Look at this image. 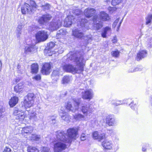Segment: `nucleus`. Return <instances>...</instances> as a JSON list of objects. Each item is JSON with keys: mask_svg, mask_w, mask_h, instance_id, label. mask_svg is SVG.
<instances>
[{"mask_svg": "<svg viewBox=\"0 0 152 152\" xmlns=\"http://www.w3.org/2000/svg\"><path fill=\"white\" fill-rule=\"evenodd\" d=\"M22 24L19 25L17 28L16 30L20 31H22Z\"/></svg>", "mask_w": 152, "mask_h": 152, "instance_id": "obj_52", "label": "nucleus"}, {"mask_svg": "<svg viewBox=\"0 0 152 152\" xmlns=\"http://www.w3.org/2000/svg\"><path fill=\"white\" fill-rule=\"evenodd\" d=\"M18 97L14 96L12 97L10 100L9 103L11 107L15 106L18 102Z\"/></svg>", "mask_w": 152, "mask_h": 152, "instance_id": "obj_27", "label": "nucleus"}, {"mask_svg": "<svg viewBox=\"0 0 152 152\" xmlns=\"http://www.w3.org/2000/svg\"><path fill=\"white\" fill-rule=\"evenodd\" d=\"M104 1L105 2H108V1H109L110 0H104Z\"/></svg>", "mask_w": 152, "mask_h": 152, "instance_id": "obj_63", "label": "nucleus"}, {"mask_svg": "<svg viewBox=\"0 0 152 152\" xmlns=\"http://www.w3.org/2000/svg\"><path fill=\"white\" fill-rule=\"evenodd\" d=\"M28 152H39L38 150L35 147L28 146L27 149Z\"/></svg>", "mask_w": 152, "mask_h": 152, "instance_id": "obj_34", "label": "nucleus"}, {"mask_svg": "<svg viewBox=\"0 0 152 152\" xmlns=\"http://www.w3.org/2000/svg\"><path fill=\"white\" fill-rule=\"evenodd\" d=\"M33 79L35 80L38 81L40 80L41 79V77L40 75H37L33 77Z\"/></svg>", "mask_w": 152, "mask_h": 152, "instance_id": "obj_43", "label": "nucleus"}, {"mask_svg": "<svg viewBox=\"0 0 152 152\" xmlns=\"http://www.w3.org/2000/svg\"><path fill=\"white\" fill-rule=\"evenodd\" d=\"M51 65L49 63H45L42 66L41 69L42 73L45 75L49 74L51 72Z\"/></svg>", "mask_w": 152, "mask_h": 152, "instance_id": "obj_14", "label": "nucleus"}, {"mask_svg": "<svg viewBox=\"0 0 152 152\" xmlns=\"http://www.w3.org/2000/svg\"><path fill=\"white\" fill-rule=\"evenodd\" d=\"M87 138V136L84 133H82L80 139L82 141H84Z\"/></svg>", "mask_w": 152, "mask_h": 152, "instance_id": "obj_44", "label": "nucleus"}, {"mask_svg": "<svg viewBox=\"0 0 152 152\" xmlns=\"http://www.w3.org/2000/svg\"><path fill=\"white\" fill-rule=\"evenodd\" d=\"M65 142L55 141L54 142L53 150L54 152H61L66 147Z\"/></svg>", "mask_w": 152, "mask_h": 152, "instance_id": "obj_7", "label": "nucleus"}, {"mask_svg": "<svg viewBox=\"0 0 152 152\" xmlns=\"http://www.w3.org/2000/svg\"><path fill=\"white\" fill-rule=\"evenodd\" d=\"M49 149L47 147H43L42 152H48Z\"/></svg>", "mask_w": 152, "mask_h": 152, "instance_id": "obj_54", "label": "nucleus"}, {"mask_svg": "<svg viewBox=\"0 0 152 152\" xmlns=\"http://www.w3.org/2000/svg\"><path fill=\"white\" fill-rule=\"evenodd\" d=\"M117 38L116 37H114L113 38V39H112V42L113 43H115L117 42Z\"/></svg>", "mask_w": 152, "mask_h": 152, "instance_id": "obj_56", "label": "nucleus"}, {"mask_svg": "<svg viewBox=\"0 0 152 152\" xmlns=\"http://www.w3.org/2000/svg\"><path fill=\"white\" fill-rule=\"evenodd\" d=\"M34 95L33 93H28L25 97L24 102V104L26 108L31 107L34 103Z\"/></svg>", "mask_w": 152, "mask_h": 152, "instance_id": "obj_8", "label": "nucleus"}, {"mask_svg": "<svg viewBox=\"0 0 152 152\" xmlns=\"http://www.w3.org/2000/svg\"><path fill=\"white\" fill-rule=\"evenodd\" d=\"M147 53L146 50H141L138 53L137 55L136 59L139 61L146 56Z\"/></svg>", "mask_w": 152, "mask_h": 152, "instance_id": "obj_24", "label": "nucleus"}, {"mask_svg": "<svg viewBox=\"0 0 152 152\" xmlns=\"http://www.w3.org/2000/svg\"><path fill=\"white\" fill-rule=\"evenodd\" d=\"M95 19L103 21H108L110 19L108 15L104 12H101L98 15L95 16Z\"/></svg>", "mask_w": 152, "mask_h": 152, "instance_id": "obj_13", "label": "nucleus"}, {"mask_svg": "<svg viewBox=\"0 0 152 152\" xmlns=\"http://www.w3.org/2000/svg\"><path fill=\"white\" fill-rule=\"evenodd\" d=\"M82 98L85 99H91L93 96V92L91 89H89L82 93Z\"/></svg>", "mask_w": 152, "mask_h": 152, "instance_id": "obj_17", "label": "nucleus"}, {"mask_svg": "<svg viewBox=\"0 0 152 152\" xmlns=\"http://www.w3.org/2000/svg\"><path fill=\"white\" fill-rule=\"evenodd\" d=\"M120 54V52L118 50L113 51L111 52V54L113 57H118Z\"/></svg>", "mask_w": 152, "mask_h": 152, "instance_id": "obj_36", "label": "nucleus"}, {"mask_svg": "<svg viewBox=\"0 0 152 152\" xmlns=\"http://www.w3.org/2000/svg\"><path fill=\"white\" fill-rule=\"evenodd\" d=\"M132 102H131V103L130 104V105H129L130 106V107H132V109H134V108H133L132 107Z\"/></svg>", "mask_w": 152, "mask_h": 152, "instance_id": "obj_61", "label": "nucleus"}, {"mask_svg": "<svg viewBox=\"0 0 152 152\" xmlns=\"http://www.w3.org/2000/svg\"><path fill=\"white\" fill-rule=\"evenodd\" d=\"M14 115L16 116L17 119L23 120L25 118L24 113L22 110L15 108L14 112Z\"/></svg>", "mask_w": 152, "mask_h": 152, "instance_id": "obj_15", "label": "nucleus"}, {"mask_svg": "<svg viewBox=\"0 0 152 152\" xmlns=\"http://www.w3.org/2000/svg\"><path fill=\"white\" fill-rule=\"evenodd\" d=\"M106 122L109 126H113L115 124V119L111 116H109L106 118Z\"/></svg>", "mask_w": 152, "mask_h": 152, "instance_id": "obj_29", "label": "nucleus"}, {"mask_svg": "<svg viewBox=\"0 0 152 152\" xmlns=\"http://www.w3.org/2000/svg\"><path fill=\"white\" fill-rule=\"evenodd\" d=\"M79 18H81V16L77 18H75L72 15H69L65 19L64 22V25L66 27L70 26L73 23V22L75 21L76 18H77V21L79 19Z\"/></svg>", "mask_w": 152, "mask_h": 152, "instance_id": "obj_12", "label": "nucleus"}, {"mask_svg": "<svg viewBox=\"0 0 152 152\" xmlns=\"http://www.w3.org/2000/svg\"><path fill=\"white\" fill-rule=\"evenodd\" d=\"M33 130V128L31 126H26L23 128L22 130V133L26 134H30Z\"/></svg>", "mask_w": 152, "mask_h": 152, "instance_id": "obj_28", "label": "nucleus"}, {"mask_svg": "<svg viewBox=\"0 0 152 152\" xmlns=\"http://www.w3.org/2000/svg\"><path fill=\"white\" fill-rule=\"evenodd\" d=\"M146 149L145 148H144L143 147L142 148V151L143 152H145V151H146Z\"/></svg>", "mask_w": 152, "mask_h": 152, "instance_id": "obj_60", "label": "nucleus"}, {"mask_svg": "<svg viewBox=\"0 0 152 152\" xmlns=\"http://www.w3.org/2000/svg\"><path fill=\"white\" fill-rule=\"evenodd\" d=\"M37 114L36 112L32 110L29 113L28 115L30 120L33 121H37L38 120V118L36 115Z\"/></svg>", "mask_w": 152, "mask_h": 152, "instance_id": "obj_22", "label": "nucleus"}, {"mask_svg": "<svg viewBox=\"0 0 152 152\" xmlns=\"http://www.w3.org/2000/svg\"><path fill=\"white\" fill-rule=\"evenodd\" d=\"M38 6L34 1L30 0L29 4L25 3L21 7V12L23 14H31L33 13Z\"/></svg>", "mask_w": 152, "mask_h": 152, "instance_id": "obj_3", "label": "nucleus"}, {"mask_svg": "<svg viewBox=\"0 0 152 152\" xmlns=\"http://www.w3.org/2000/svg\"><path fill=\"white\" fill-rule=\"evenodd\" d=\"M68 135H66L67 140V142H71L73 139L76 140L77 134V130L76 128H70L67 130Z\"/></svg>", "mask_w": 152, "mask_h": 152, "instance_id": "obj_6", "label": "nucleus"}, {"mask_svg": "<svg viewBox=\"0 0 152 152\" xmlns=\"http://www.w3.org/2000/svg\"><path fill=\"white\" fill-rule=\"evenodd\" d=\"M104 148L107 149H111L112 148L113 144L110 141L107 140L103 141L102 143Z\"/></svg>", "mask_w": 152, "mask_h": 152, "instance_id": "obj_26", "label": "nucleus"}, {"mask_svg": "<svg viewBox=\"0 0 152 152\" xmlns=\"http://www.w3.org/2000/svg\"><path fill=\"white\" fill-rule=\"evenodd\" d=\"M60 116L61 119L66 122L67 123H69L70 121L71 118L70 116L66 113H61L59 114Z\"/></svg>", "mask_w": 152, "mask_h": 152, "instance_id": "obj_21", "label": "nucleus"}, {"mask_svg": "<svg viewBox=\"0 0 152 152\" xmlns=\"http://www.w3.org/2000/svg\"><path fill=\"white\" fill-rule=\"evenodd\" d=\"M62 25V20L61 18L56 17L50 23L49 28L52 31L57 30Z\"/></svg>", "mask_w": 152, "mask_h": 152, "instance_id": "obj_5", "label": "nucleus"}, {"mask_svg": "<svg viewBox=\"0 0 152 152\" xmlns=\"http://www.w3.org/2000/svg\"><path fill=\"white\" fill-rule=\"evenodd\" d=\"M21 31H20L19 30H16V35L17 36V37L18 38H19L20 37L21 34Z\"/></svg>", "mask_w": 152, "mask_h": 152, "instance_id": "obj_50", "label": "nucleus"}, {"mask_svg": "<svg viewBox=\"0 0 152 152\" xmlns=\"http://www.w3.org/2000/svg\"><path fill=\"white\" fill-rule=\"evenodd\" d=\"M55 46V44L52 42H50L48 45V47L49 49H51L53 48Z\"/></svg>", "mask_w": 152, "mask_h": 152, "instance_id": "obj_45", "label": "nucleus"}, {"mask_svg": "<svg viewBox=\"0 0 152 152\" xmlns=\"http://www.w3.org/2000/svg\"><path fill=\"white\" fill-rule=\"evenodd\" d=\"M63 52L64 50L62 49L59 50L58 51V53L59 54H61Z\"/></svg>", "mask_w": 152, "mask_h": 152, "instance_id": "obj_58", "label": "nucleus"}, {"mask_svg": "<svg viewBox=\"0 0 152 152\" xmlns=\"http://www.w3.org/2000/svg\"><path fill=\"white\" fill-rule=\"evenodd\" d=\"M47 32L44 31H38L36 34V38L38 42H43L46 40L48 38Z\"/></svg>", "mask_w": 152, "mask_h": 152, "instance_id": "obj_10", "label": "nucleus"}, {"mask_svg": "<svg viewBox=\"0 0 152 152\" xmlns=\"http://www.w3.org/2000/svg\"><path fill=\"white\" fill-rule=\"evenodd\" d=\"M93 20L94 22V27L96 30H99L103 26L102 23L100 20L95 19L94 16Z\"/></svg>", "mask_w": 152, "mask_h": 152, "instance_id": "obj_18", "label": "nucleus"}, {"mask_svg": "<svg viewBox=\"0 0 152 152\" xmlns=\"http://www.w3.org/2000/svg\"><path fill=\"white\" fill-rule=\"evenodd\" d=\"M70 80L69 78L67 76H64L62 80L63 83L64 84L68 83Z\"/></svg>", "mask_w": 152, "mask_h": 152, "instance_id": "obj_40", "label": "nucleus"}, {"mask_svg": "<svg viewBox=\"0 0 152 152\" xmlns=\"http://www.w3.org/2000/svg\"><path fill=\"white\" fill-rule=\"evenodd\" d=\"M36 50V48H35V45H31L26 47L25 52L27 53L29 52H33Z\"/></svg>", "mask_w": 152, "mask_h": 152, "instance_id": "obj_30", "label": "nucleus"}, {"mask_svg": "<svg viewBox=\"0 0 152 152\" xmlns=\"http://www.w3.org/2000/svg\"><path fill=\"white\" fill-rule=\"evenodd\" d=\"M56 138L55 140L57 141L67 142V137L66 134L64 131H58L56 132Z\"/></svg>", "mask_w": 152, "mask_h": 152, "instance_id": "obj_11", "label": "nucleus"}, {"mask_svg": "<svg viewBox=\"0 0 152 152\" xmlns=\"http://www.w3.org/2000/svg\"><path fill=\"white\" fill-rule=\"evenodd\" d=\"M81 110L86 115H89L93 111V109L91 104H82Z\"/></svg>", "mask_w": 152, "mask_h": 152, "instance_id": "obj_9", "label": "nucleus"}, {"mask_svg": "<svg viewBox=\"0 0 152 152\" xmlns=\"http://www.w3.org/2000/svg\"><path fill=\"white\" fill-rule=\"evenodd\" d=\"M52 16L49 14L44 15L40 18L39 22L41 24H44L48 22L51 18Z\"/></svg>", "mask_w": 152, "mask_h": 152, "instance_id": "obj_16", "label": "nucleus"}, {"mask_svg": "<svg viewBox=\"0 0 152 152\" xmlns=\"http://www.w3.org/2000/svg\"><path fill=\"white\" fill-rule=\"evenodd\" d=\"M2 65L1 61L0 60V72L1 71L2 69Z\"/></svg>", "mask_w": 152, "mask_h": 152, "instance_id": "obj_59", "label": "nucleus"}, {"mask_svg": "<svg viewBox=\"0 0 152 152\" xmlns=\"http://www.w3.org/2000/svg\"><path fill=\"white\" fill-rule=\"evenodd\" d=\"M60 73V70L58 69L56 70H54L52 74V77H54L58 75Z\"/></svg>", "mask_w": 152, "mask_h": 152, "instance_id": "obj_39", "label": "nucleus"}, {"mask_svg": "<svg viewBox=\"0 0 152 152\" xmlns=\"http://www.w3.org/2000/svg\"><path fill=\"white\" fill-rule=\"evenodd\" d=\"M80 102V99H74L67 103L66 108L69 111H71L73 112H75L79 109Z\"/></svg>", "mask_w": 152, "mask_h": 152, "instance_id": "obj_4", "label": "nucleus"}, {"mask_svg": "<svg viewBox=\"0 0 152 152\" xmlns=\"http://www.w3.org/2000/svg\"><path fill=\"white\" fill-rule=\"evenodd\" d=\"M121 0H112L111 2L112 5L115 6L121 2Z\"/></svg>", "mask_w": 152, "mask_h": 152, "instance_id": "obj_41", "label": "nucleus"}, {"mask_svg": "<svg viewBox=\"0 0 152 152\" xmlns=\"http://www.w3.org/2000/svg\"><path fill=\"white\" fill-rule=\"evenodd\" d=\"M38 71V66L36 63L32 64L31 67V72L32 74L37 73Z\"/></svg>", "mask_w": 152, "mask_h": 152, "instance_id": "obj_31", "label": "nucleus"}, {"mask_svg": "<svg viewBox=\"0 0 152 152\" xmlns=\"http://www.w3.org/2000/svg\"><path fill=\"white\" fill-rule=\"evenodd\" d=\"M23 84L21 83H19L16 85L14 87V90L16 93H20L23 90Z\"/></svg>", "mask_w": 152, "mask_h": 152, "instance_id": "obj_32", "label": "nucleus"}, {"mask_svg": "<svg viewBox=\"0 0 152 152\" xmlns=\"http://www.w3.org/2000/svg\"><path fill=\"white\" fill-rule=\"evenodd\" d=\"M74 118L76 120H81L84 118L85 116L80 114H76L74 116Z\"/></svg>", "mask_w": 152, "mask_h": 152, "instance_id": "obj_33", "label": "nucleus"}, {"mask_svg": "<svg viewBox=\"0 0 152 152\" xmlns=\"http://www.w3.org/2000/svg\"><path fill=\"white\" fill-rule=\"evenodd\" d=\"M152 19V14L148 15L146 19V24H148L150 23Z\"/></svg>", "mask_w": 152, "mask_h": 152, "instance_id": "obj_37", "label": "nucleus"}, {"mask_svg": "<svg viewBox=\"0 0 152 152\" xmlns=\"http://www.w3.org/2000/svg\"><path fill=\"white\" fill-rule=\"evenodd\" d=\"M150 102H151V105L152 106V98H151V99L150 100Z\"/></svg>", "mask_w": 152, "mask_h": 152, "instance_id": "obj_62", "label": "nucleus"}, {"mask_svg": "<svg viewBox=\"0 0 152 152\" xmlns=\"http://www.w3.org/2000/svg\"><path fill=\"white\" fill-rule=\"evenodd\" d=\"M96 10L94 8H87L84 11V14L88 18L91 17L93 14L95 13Z\"/></svg>", "mask_w": 152, "mask_h": 152, "instance_id": "obj_19", "label": "nucleus"}, {"mask_svg": "<svg viewBox=\"0 0 152 152\" xmlns=\"http://www.w3.org/2000/svg\"><path fill=\"white\" fill-rule=\"evenodd\" d=\"M4 109L1 106H0V118H2L4 116Z\"/></svg>", "mask_w": 152, "mask_h": 152, "instance_id": "obj_42", "label": "nucleus"}, {"mask_svg": "<svg viewBox=\"0 0 152 152\" xmlns=\"http://www.w3.org/2000/svg\"><path fill=\"white\" fill-rule=\"evenodd\" d=\"M39 6L41 7L42 9L45 11L48 10L50 7V5L48 3H45L44 1H41L38 4Z\"/></svg>", "mask_w": 152, "mask_h": 152, "instance_id": "obj_25", "label": "nucleus"}, {"mask_svg": "<svg viewBox=\"0 0 152 152\" xmlns=\"http://www.w3.org/2000/svg\"><path fill=\"white\" fill-rule=\"evenodd\" d=\"M111 32V29L110 27L107 26L103 28L101 34L103 38H106L107 34H110Z\"/></svg>", "mask_w": 152, "mask_h": 152, "instance_id": "obj_20", "label": "nucleus"}, {"mask_svg": "<svg viewBox=\"0 0 152 152\" xmlns=\"http://www.w3.org/2000/svg\"><path fill=\"white\" fill-rule=\"evenodd\" d=\"M108 9L111 13H112L114 11L116 10V8L115 7H110L108 8Z\"/></svg>", "mask_w": 152, "mask_h": 152, "instance_id": "obj_49", "label": "nucleus"}, {"mask_svg": "<svg viewBox=\"0 0 152 152\" xmlns=\"http://www.w3.org/2000/svg\"><path fill=\"white\" fill-rule=\"evenodd\" d=\"M64 58L66 59V63L75 62L77 66V68L71 64H65L63 66V69L65 71L74 74L83 71L84 61L82 56L78 57L76 53L70 52L64 56Z\"/></svg>", "mask_w": 152, "mask_h": 152, "instance_id": "obj_1", "label": "nucleus"}, {"mask_svg": "<svg viewBox=\"0 0 152 152\" xmlns=\"http://www.w3.org/2000/svg\"><path fill=\"white\" fill-rule=\"evenodd\" d=\"M77 23V27L72 31L73 35L77 38H81L84 35L83 32L88 29L87 20L85 18H79Z\"/></svg>", "mask_w": 152, "mask_h": 152, "instance_id": "obj_2", "label": "nucleus"}, {"mask_svg": "<svg viewBox=\"0 0 152 152\" xmlns=\"http://www.w3.org/2000/svg\"><path fill=\"white\" fill-rule=\"evenodd\" d=\"M93 136L94 139H98L99 140H101L105 137L104 134H101L99 135L97 132H94L93 133Z\"/></svg>", "mask_w": 152, "mask_h": 152, "instance_id": "obj_23", "label": "nucleus"}, {"mask_svg": "<svg viewBox=\"0 0 152 152\" xmlns=\"http://www.w3.org/2000/svg\"><path fill=\"white\" fill-rule=\"evenodd\" d=\"M84 39L88 41H90V40H91V36L89 35L87 37H84Z\"/></svg>", "mask_w": 152, "mask_h": 152, "instance_id": "obj_53", "label": "nucleus"}, {"mask_svg": "<svg viewBox=\"0 0 152 152\" xmlns=\"http://www.w3.org/2000/svg\"><path fill=\"white\" fill-rule=\"evenodd\" d=\"M139 70V69L138 68H133L130 69L129 70V72H133L138 71Z\"/></svg>", "mask_w": 152, "mask_h": 152, "instance_id": "obj_47", "label": "nucleus"}, {"mask_svg": "<svg viewBox=\"0 0 152 152\" xmlns=\"http://www.w3.org/2000/svg\"><path fill=\"white\" fill-rule=\"evenodd\" d=\"M112 104H113L115 106H118L119 105H120L122 103H121V102L120 101H118L116 102H113L112 103Z\"/></svg>", "mask_w": 152, "mask_h": 152, "instance_id": "obj_51", "label": "nucleus"}, {"mask_svg": "<svg viewBox=\"0 0 152 152\" xmlns=\"http://www.w3.org/2000/svg\"><path fill=\"white\" fill-rule=\"evenodd\" d=\"M30 139L31 140L38 141L40 139L39 136L35 134H32L30 137Z\"/></svg>", "mask_w": 152, "mask_h": 152, "instance_id": "obj_35", "label": "nucleus"}, {"mask_svg": "<svg viewBox=\"0 0 152 152\" xmlns=\"http://www.w3.org/2000/svg\"><path fill=\"white\" fill-rule=\"evenodd\" d=\"M73 13L76 15H80L82 14V11L79 9H76L73 10Z\"/></svg>", "mask_w": 152, "mask_h": 152, "instance_id": "obj_38", "label": "nucleus"}, {"mask_svg": "<svg viewBox=\"0 0 152 152\" xmlns=\"http://www.w3.org/2000/svg\"><path fill=\"white\" fill-rule=\"evenodd\" d=\"M50 121L52 124H54L56 122L55 119V118L51 119L50 120Z\"/></svg>", "mask_w": 152, "mask_h": 152, "instance_id": "obj_55", "label": "nucleus"}, {"mask_svg": "<svg viewBox=\"0 0 152 152\" xmlns=\"http://www.w3.org/2000/svg\"><path fill=\"white\" fill-rule=\"evenodd\" d=\"M119 18H118L116 20H115L113 24V27L115 28L116 27V25L117 24L119 20Z\"/></svg>", "mask_w": 152, "mask_h": 152, "instance_id": "obj_46", "label": "nucleus"}, {"mask_svg": "<svg viewBox=\"0 0 152 152\" xmlns=\"http://www.w3.org/2000/svg\"><path fill=\"white\" fill-rule=\"evenodd\" d=\"M11 149L9 147L6 146L4 149L3 152H11Z\"/></svg>", "mask_w": 152, "mask_h": 152, "instance_id": "obj_48", "label": "nucleus"}, {"mask_svg": "<svg viewBox=\"0 0 152 152\" xmlns=\"http://www.w3.org/2000/svg\"><path fill=\"white\" fill-rule=\"evenodd\" d=\"M123 20V19H122L120 21V22L119 23V24L118 25V26L117 27V31H118L119 30V28L120 27V26L121 25V23H122V22Z\"/></svg>", "mask_w": 152, "mask_h": 152, "instance_id": "obj_57", "label": "nucleus"}]
</instances>
